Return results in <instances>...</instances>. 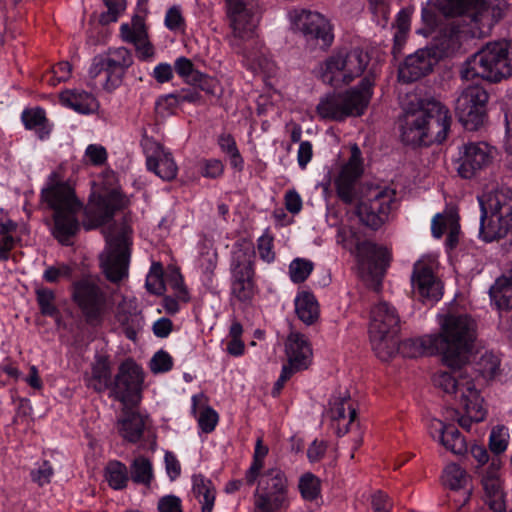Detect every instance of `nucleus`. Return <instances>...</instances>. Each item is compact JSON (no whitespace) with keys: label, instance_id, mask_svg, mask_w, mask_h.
Listing matches in <instances>:
<instances>
[{"label":"nucleus","instance_id":"nucleus-1","mask_svg":"<svg viewBox=\"0 0 512 512\" xmlns=\"http://www.w3.org/2000/svg\"><path fill=\"white\" fill-rule=\"evenodd\" d=\"M438 334H427L403 343V353L409 357L441 354L451 370L468 364L476 339V322L467 314L441 312L437 315Z\"/></svg>","mask_w":512,"mask_h":512},{"label":"nucleus","instance_id":"nucleus-2","mask_svg":"<svg viewBox=\"0 0 512 512\" xmlns=\"http://www.w3.org/2000/svg\"><path fill=\"white\" fill-rule=\"evenodd\" d=\"M499 365L500 361L497 356L485 353L477 363V375L467 364L461 369L435 374L434 384L459 399L463 414L458 418V423L462 428L469 430L472 423H478L485 419L487 410L480 391L486 382L496 376Z\"/></svg>","mask_w":512,"mask_h":512},{"label":"nucleus","instance_id":"nucleus-3","mask_svg":"<svg viewBox=\"0 0 512 512\" xmlns=\"http://www.w3.org/2000/svg\"><path fill=\"white\" fill-rule=\"evenodd\" d=\"M225 12L231 30L230 44L242 55L244 66L254 74H273L274 63L258 37L259 16L255 0H225Z\"/></svg>","mask_w":512,"mask_h":512},{"label":"nucleus","instance_id":"nucleus-4","mask_svg":"<svg viewBox=\"0 0 512 512\" xmlns=\"http://www.w3.org/2000/svg\"><path fill=\"white\" fill-rule=\"evenodd\" d=\"M451 116L448 108L435 99H422L404 106L401 139L409 145L442 143L448 135Z\"/></svg>","mask_w":512,"mask_h":512},{"label":"nucleus","instance_id":"nucleus-5","mask_svg":"<svg viewBox=\"0 0 512 512\" xmlns=\"http://www.w3.org/2000/svg\"><path fill=\"white\" fill-rule=\"evenodd\" d=\"M448 13L459 15L443 31L438 47L449 54L468 38L483 37L493 26L488 4L484 0H447Z\"/></svg>","mask_w":512,"mask_h":512},{"label":"nucleus","instance_id":"nucleus-6","mask_svg":"<svg viewBox=\"0 0 512 512\" xmlns=\"http://www.w3.org/2000/svg\"><path fill=\"white\" fill-rule=\"evenodd\" d=\"M42 199L54 210L53 236L63 245H71L72 238L80 230L77 217L81 203L73 188L63 180L59 172H52L42 189Z\"/></svg>","mask_w":512,"mask_h":512},{"label":"nucleus","instance_id":"nucleus-7","mask_svg":"<svg viewBox=\"0 0 512 512\" xmlns=\"http://www.w3.org/2000/svg\"><path fill=\"white\" fill-rule=\"evenodd\" d=\"M461 76L464 80L481 78L490 82L512 76V44L505 41L486 44L463 64Z\"/></svg>","mask_w":512,"mask_h":512},{"label":"nucleus","instance_id":"nucleus-8","mask_svg":"<svg viewBox=\"0 0 512 512\" xmlns=\"http://www.w3.org/2000/svg\"><path fill=\"white\" fill-rule=\"evenodd\" d=\"M481 215L479 235L485 242L512 232V189L500 188L487 197H478Z\"/></svg>","mask_w":512,"mask_h":512},{"label":"nucleus","instance_id":"nucleus-9","mask_svg":"<svg viewBox=\"0 0 512 512\" xmlns=\"http://www.w3.org/2000/svg\"><path fill=\"white\" fill-rule=\"evenodd\" d=\"M399 330L400 316L394 306L380 301L371 308L369 339L372 350L380 360L388 361L396 354Z\"/></svg>","mask_w":512,"mask_h":512},{"label":"nucleus","instance_id":"nucleus-10","mask_svg":"<svg viewBox=\"0 0 512 512\" xmlns=\"http://www.w3.org/2000/svg\"><path fill=\"white\" fill-rule=\"evenodd\" d=\"M373 82L364 78L359 86L342 93H332L321 98L317 105L318 115L325 120L342 121L347 117L360 116L372 96Z\"/></svg>","mask_w":512,"mask_h":512},{"label":"nucleus","instance_id":"nucleus-11","mask_svg":"<svg viewBox=\"0 0 512 512\" xmlns=\"http://www.w3.org/2000/svg\"><path fill=\"white\" fill-rule=\"evenodd\" d=\"M368 63L369 56L363 50L341 49L333 52L319 65L317 74L324 83L339 87L361 76Z\"/></svg>","mask_w":512,"mask_h":512},{"label":"nucleus","instance_id":"nucleus-12","mask_svg":"<svg viewBox=\"0 0 512 512\" xmlns=\"http://www.w3.org/2000/svg\"><path fill=\"white\" fill-rule=\"evenodd\" d=\"M106 246L100 254L101 268L112 282L128 274L130 259V230L125 225H113L105 232Z\"/></svg>","mask_w":512,"mask_h":512},{"label":"nucleus","instance_id":"nucleus-13","mask_svg":"<svg viewBox=\"0 0 512 512\" xmlns=\"http://www.w3.org/2000/svg\"><path fill=\"white\" fill-rule=\"evenodd\" d=\"M336 241L344 248L352 251L357 257L361 274L371 275L379 281L391 261V252L387 247L371 242H357L350 228H338Z\"/></svg>","mask_w":512,"mask_h":512},{"label":"nucleus","instance_id":"nucleus-14","mask_svg":"<svg viewBox=\"0 0 512 512\" xmlns=\"http://www.w3.org/2000/svg\"><path fill=\"white\" fill-rule=\"evenodd\" d=\"M395 203V190L371 188L357 200L355 214L364 226L378 230L389 221Z\"/></svg>","mask_w":512,"mask_h":512},{"label":"nucleus","instance_id":"nucleus-15","mask_svg":"<svg viewBox=\"0 0 512 512\" xmlns=\"http://www.w3.org/2000/svg\"><path fill=\"white\" fill-rule=\"evenodd\" d=\"M292 32L307 43L329 47L334 40V27L324 14L307 9H293L287 14Z\"/></svg>","mask_w":512,"mask_h":512},{"label":"nucleus","instance_id":"nucleus-16","mask_svg":"<svg viewBox=\"0 0 512 512\" xmlns=\"http://www.w3.org/2000/svg\"><path fill=\"white\" fill-rule=\"evenodd\" d=\"M254 249L250 244H238L231 262V294L240 302L252 300L256 292L254 277Z\"/></svg>","mask_w":512,"mask_h":512},{"label":"nucleus","instance_id":"nucleus-17","mask_svg":"<svg viewBox=\"0 0 512 512\" xmlns=\"http://www.w3.org/2000/svg\"><path fill=\"white\" fill-rule=\"evenodd\" d=\"M143 383L142 368L133 360L127 359L118 368L111 387V394L125 407L136 406L142 398Z\"/></svg>","mask_w":512,"mask_h":512},{"label":"nucleus","instance_id":"nucleus-18","mask_svg":"<svg viewBox=\"0 0 512 512\" xmlns=\"http://www.w3.org/2000/svg\"><path fill=\"white\" fill-rule=\"evenodd\" d=\"M437 256L423 255L415 264L411 277L413 293L423 302H437L442 297L441 282L435 276Z\"/></svg>","mask_w":512,"mask_h":512},{"label":"nucleus","instance_id":"nucleus-19","mask_svg":"<svg viewBox=\"0 0 512 512\" xmlns=\"http://www.w3.org/2000/svg\"><path fill=\"white\" fill-rule=\"evenodd\" d=\"M487 101L488 94L479 85H470L462 90L456 100L455 111L467 130H477L483 125Z\"/></svg>","mask_w":512,"mask_h":512},{"label":"nucleus","instance_id":"nucleus-20","mask_svg":"<svg viewBox=\"0 0 512 512\" xmlns=\"http://www.w3.org/2000/svg\"><path fill=\"white\" fill-rule=\"evenodd\" d=\"M72 300L88 321L99 319L105 311V293L93 277H83L73 283Z\"/></svg>","mask_w":512,"mask_h":512},{"label":"nucleus","instance_id":"nucleus-21","mask_svg":"<svg viewBox=\"0 0 512 512\" xmlns=\"http://www.w3.org/2000/svg\"><path fill=\"white\" fill-rule=\"evenodd\" d=\"M494 158V149L486 142H469L459 149L457 172L464 179H471L487 167Z\"/></svg>","mask_w":512,"mask_h":512},{"label":"nucleus","instance_id":"nucleus-22","mask_svg":"<svg viewBox=\"0 0 512 512\" xmlns=\"http://www.w3.org/2000/svg\"><path fill=\"white\" fill-rule=\"evenodd\" d=\"M143 149L148 171L153 172L164 181L176 178L178 166L170 150L152 139L144 140Z\"/></svg>","mask_w":512,"mask_h":512},{"label":"nucleus","instance_id":"nucleus-23","mask_svg":"<svg viewBox=\"0 0 512 512\" xmlns=\"http://www.w3.org/2000/svg\"><path fill=\"white\" fill-rule=\"evenodd\" d=\"M363 173V162L361 151L356 144L351 146V155L348 161L341 165L333 181L338 196L347 203H350L354 196L356 181Z\"/></svg>","mask_w":512,"mask_h":512},{"label":"nucleus","instance_id":"nucleus-24","mask_svg":"<svg viewBox=\"0 0 512 512\" xmlns=\"http://www.w3.org/2000/svg\"><path fill=\"white\" fill-rule=\"evenodd\" d=\"M501 460L493 458L482 475L484 500L494 512H503L506 509L505 494L501 480Z\"/></svg>","mask_w":512,"mask_h":512},{"label":"nucleus","instance_id":"nucleus-25","mask_svg":"<svg viewBox=\"0 0 512 512\" xmlns=\"http://www.w3.org/2000/svg\"><path fill=\"white\" fill-rule=\"evenodd\" d=\"M285 354L287 363L284 366L296 373L306 370L313 360V350L308 338L295 331L286 339Z\"/></svg>","mask_w":512,"mask_h":512},{"label":"nucleus","instance_id":"nucleus-26","mask_svg":"<svg viewBox=\"0 0 512 512\" xmlns=\"http://www.w3.org/2000/svg\"><path fill=\"white\" fill-rule=\"evenodd\" d=\"M122 205V199L117 191H111L103 196H94L86 209L88 218L87 229L96 228L110 220L116 209Z\"/></svg>","mask_w":512,"mask_h":512},{"label":"nucleus","instance_id":"nucleus-27","mask_svg":"<svg viewBox=\"0 0 512 512\" xmlns=\"http://www.w3.org/2000/svg\"><path fill=\"white\" fill-rule=\"evenodd\" d=\"M103 56L109 68V76L103 87L107 91H113L120 86L126 70L133 64V56L125 47L110 49Z\"/></svg>","mask_w":512,"mask_h":512},{"label":"nucleus","instance_id":"nucleus-28","mask_svg":"<svg viewBox=\"0 0 512 512\" xmlns=\"http://www.w3.org/2000/svg\"><path fill=\"white\" fill-rule=\"evenodd\" d=\"M331 426L338 436L348 432L356 417V409L350 396L345 392L342 396L334 397L330 402L328 412Z\"/></svg>","mask_w":512,"mask_h":512},{"label":"nucleus","instance_id":"nucleus-29","mask_svg":"<svg viewBox=\"0 0 512 512\" xmlns=\"http://www.w3.org/2000/svg\"><path fill=\"white\" fill-rule=\"evenodd\" d=\"M430 435L455 455H463L468 451L465 439L459 431L451 424L434 419L429 425Z\"/></svg>","mask_w":512,"mask_h":512},{"label":"nucleus","instance_id":"nucleus-30","mask_svg":"<svg viewBox=\"0 0 512 512\" xmlns=\"http://www.w3.org/2000/svg\"><path fill=\"white\" fill-rule=\"evenodd\" d=\"M118 322L123 326L126 336L135 340L137 332L143 326V318L134 297L124 296L117 306Z\"/></svg>","mask_w":512,"mask_h":512},{"label":"nucleus","instance_id":"nucleus-31","mask_svg":"<svg viewBox=\"0 0 512 512\" xmlns=\"http://www.w3.org/2000/svg\"><path fill=\"white\" fill-rule=\"evenodd\" d=\"M433 59L427 50H418L408 56L399 68V79L403 82L416 81L432 70Z\"/></svg>","mask_w":512,"mask_h":512},{"label":"nucleus","instance_id":"nucleus-32","mask_svg":"<svg viewBox=\"0 0 512 512\" xmlns=\"http://www.w3.org/2000/svg\"><path fill=\"white\" fill-rule=\"evenodd\" d=\"M60 103L80 114H90L97 110L98 102L96 98L84 90L71 89L60 93Z\"/></svg>","mask_w":512,"mask_h":512},{"label":"nucleus","instance_id":"nucleus-33","mask_svg":"<svg viewBox=\"0 0 512 512\" xmlns=\"http://www.w3.org/2000/svg\"><path fill=\"white\" fill-rule=\"evenodd\" d=\"M191 493L199 503L201 512L213 511L216 488L210 479L201 474L193 475Z\"/></svg>","mask_w":512,"mask_h":512},{"label":"nucleus","instance_id":"nucleus-34","mask_svg":"<svg viewBox=\"0 0 512 512\" xmlns=\"http://www.w3.org/2000/svg\"><path fill=\"white\" fill-rule=\"evenodd\" d=\"M257 487L259 490H268L283 496H289V482L283 470L278 467H272L262 472L257 479Z\"/></svg>","mask_w":512,"mask_h":512},{"label":"nucleus","instance_id":"nucleus-35","mask_svg":"<svg viewBox=\"0 0 512 512\" xmlns=\"http://www.w3.org/2000/svg\"><path fill=\"white\" fill-rule=\"evenodd\" d=\"M294 304L296 314L303 323L311 325L318 320L320 308L317 299L311 292H298Z\"/></svg>","mask_w":512,"mask_h":512},{"label":"nucleus","instance_id":"nucleus-36","mask_svg":"<svg viewBox=\"0 0 512 512\" xmlns=\"http://www.w3.org/2000/svg\"><path fill=\"white\" fill-rule=\"evenodd\" d=\"M268 490L256 489L253 494L256 512H279L290 505L289 496L274 494Z\"/></svg>","mask_w":512,"mask_h":512},{"label":"nucleus","instance_id":"nucleus-37","mask_svg":"<svg viewBox=\"0 0 512 512\" xmlns=\"http://www.w3.org/2000/svg\"><path fill=\"white\" fill-rule=\"evenodd\" d=\"M469 479L470 477L465 469L455 463L447 465L442 474V481L446 487L454 491L461 489L464 490V499L462 504H465L470 497V490L467 489Z\"/></svg>","mask_w":512,"mask_h":512},{"label":"nucleus","instance_id":"nucleus-38","mask_svg":"<svg viewBox=\"0 0 512 512\" xmlns=\"http://www.w3.org/2000/svg\"><path fill=\"white\" fill-rule=\"evenodd\" d=\"M113 384L111 368L106 357H98L92 366V373L88 379V385L94 390L102 392L111 389Z\"/></svg>","mask_w":512,"mask_h":512},{"label":"nucleus","instance_id":"nucleus-39","mask_svg":"<svg viewBox=\"0 0 512 512\" xmlns=\"http://www.w3.org/2000/svg\"><path fill=\"white\" fill-rule=\"evenodd\" d=\"M21 118L27 129L36 130L40 139H44L50 134L52 126L49 124L43 109L24 110Z\"/></svg>","mask_w":512,"mask_h":512},{"label":"nucleus","instance_id":"nucleus-40","mask_svg":"<svg viewBox=\"0 0 512 512\" xmlns=\"http://www.w3.org/2000/svg\"><path fill=\"white\" fill-rule=\"evenodd\" d=\"M145 428L143 416L137 413H131L119 421V431L124 439L129 442H138Z\"/></svg>","mask_w":512,"mask_h":512},{"label":"nucleus","instance_id":"nucleus-41","mask_svg":"<svg viewBox=\"0 0 512 512\" xmlns=\"http://www.w3.org/2000/svg\"><path fill=\"white\" fill-rule=\"evenodd\" d=\"M449 228V235L447 238V245L452 248L457 243L458 225L453 216H444L440 213L433 217L431 224L432 235L435 238H440L444 231Z\"/></svg>","mask_w":512,"mask_h":512},{"label":"nucleus","instance_id":"nucleus-42","mask_svg":"<svg viewBox=\"0 0 512 512\" xmlns=\"http://www.w3.org/2000/svg\"><path fill=\"white\" fill-rule=\"evenodd\" d=\"M120 35L123 41L134 44L148 36L145 19L140 15H134L130 22L122 23Z\"/></svg>","mask_w":512,"mask_h":512},{"label":"nucleus","instance_id":"nucleus-43","mask_svg":"<svg viewBox=\"0 0 512 512\" xmlns=\"http://www.w3.org/2000/svg\"><path fill=\"white\" fill-rule=\"evenodd\" d=\"M268 447L263 444L262 438L256 440L252 462L245 473V480L248 485L256 483L257 479L263 472L265 458L268 454Z\"/></svg>","mask_w":512,"mask_h":512},{"label":"nucleus","instance_id":"nucleus-44","mask_svg":"<svg viewBox=\"0 0 512 512\" xmlns=\"http://www.w3.org/2000/svg\"><path fill=\"white\" fill-rule=\"evenodd\" d=\"M105 478L113 489H123L128 482L127 467L119 461H112L105 469Z\"/></svg>","mask_w":512,"mask_h":512},{"label":"nucleus","instance_id":"nucleus-45","mask_svg":"<svg viewBox=\"0 0 512 512\" xmlns=\"http://www.w3.org/2000/svg\"><path fill=\"white\" fill-rule=\"evenodd\" d=\"M298 489L304 500H315L321 493L320 479L310 472L304 473L299 478Z\"/></svg>","mask_w":512,"mask_h":512},{"label":"nucleus","instance_id":"nucleus-46","mask_svg":"<svg viewBox=\"0 0 512 512\" xmlns=\"http://www.w3.org/2000/svg\"><path fill=\"white\" fill-rule=\"evenodd\" d=\"M131 477L136 483L149 485L153 478L150 460L143 456L137 457L131 464Z\"/></svg>","mask_w":512,"mask_h":512},{"label":"nucleus","instance_id":"nucleus-47","mask_svg":"<svg viewBox=\"0 0 512 512\" xmlns=\"http://www.w3.org/2000/svg\"><path fill=\"white\" fill-rule=\"evenodd\" d=\"M313 269L312 261L305 258H295L288 267L289 278L293 283H302L310 276Z\"/></svg>","mask_w":512,"mask_h":512},{"label":"nucleus","instance_id":"nucleus-48","mask_svg":"<svg viewBox=\"0 0 512 512\" xmlns=\"http://www.w3.org/2000/svg\"><path fill=\"white\" fill-rule=\"evenodd\" d=\"M73 269L69 264L56 262L49 265L43 272V279L48 283H58L62 280H69L72 277Z\"/></svg>","mask_w":512,"mask_h":512},{"label":"nucleus","instance_id":"nucleus-49","mask_svg":"<svg viewBox=\"0 0 512 512\" xmlns=\"http://www.w3.org/2000/svg\"><path fill=\"white\" fill-rule=\"evenodd\" d=\"M257 252L262 261L268 264L275 261L274 237L268 230L257 239Z\"/></svg>","mask_w":512,"mask_h":512},{"label":"nucleus","instance_id":"nucleus-50","mask_svg":"<svg viewBox=\"0 0 512 512\" xmlns=\"http://www.w3.org/2000/svg\"><path fill=\"white\" fill-rule=\"evenodd\" d=\"M508 440V429L504 426H496L491 431L489 438V447L492 452L500 454L507 449Z\"/></svg>","mask_w":512,"mask_h":512},{"label":"nucleus","instance_id":"nucleus-51","mask_svg":"<svg viewBox=\"0 0 512 512\" xmlns=\"http://www.w3.org/2000/svg\"><path fill=\"white\" fill-rule=\"evenodd\" d=\"M36 295L42 314L48 316H54L57 314L58 310L54 305L55 294L51 289L39 288L36 291Z\"/></svg>","mask_w":512,"mask_h":512},{"label":"nucleus","instance_id":"nucleus-52","mask_svg":"<svg viewBox=\"0 0 512 512\" xmlns=\"http://www.w3.org/2000/svg\"><path fill=\"white\" fill-rule=\"evenodd\" d=\"M104 3L107 7V12L101 15L102 23H110L117 21L119 15L126 8V0H104Z\"/></svg>","mask_w":512,"mask_h":512},{"label":"nucleus","instance_id":"nucleus-53","mask_svg":"<svg viewBox=\"0 0 512 512\" xmlns=\"http://www.w3.org/2000/svg\"><path fill=\"white\" fill-rule=\"evenodd\" d=\"M172 365L171 356L163 350L156 352L150 361V369L154 373L167 372L172 368Z\"/></svg>","mask_w":512,"mask_h":512},{"label":"nucleus","instance_id":"nucleus-54","mask_svg":"<svg viewBox=\"0 0 512 512\" xmlns=\"http://www.w3.org/2000/svg\"><path fill=\"white\" fill-rule=\"evenodd\" d=\"M218 419L217 412L211 407H206L198 417V424L203 432L210 433L215 429Z\"/></svg>","mask_w":512,"mask_h":512},{"label":"nucleus","instance_id":"nucleus-55","mask_svg":"<svg viewBox=\"0 0 512 512\" xmlns=\"http://www.w3.org/2000/svg\"><path fill=\"white\" fill-rule=\"evenodd\" d=\"M164 24L171 31H178L183 28L184 18L179 6H173L167 10Z\"/></svg>","mask_w":512,"mask_h":512},{"label":"nucleus","instance_id":"nucleus-56","mask_svg":"<svg viewBox=\"0 0 512 512\" xmlns=\"http://www.w3.org/2000/svg\"><path fill=\"white\" fill-rule=\"evenodd\" d=\"M52 475V466L47 461H43L42 463L38 464L37 468L31 472L33 481L41 486L49 483Z\"/></svg>","mask_w":512,"mask_h":512},{"label":"nucleus","instance_id":"nucleus-57","mask_svg":"<svg viewBox=\"0 0 512 512\" xmlns=\"http://www.w3.org/2000/svg\"><path fill=\"white\" fill-rule=\"evenodd\" d=\"M107 158L106 150L103 146L90 144L85 150V159L93 165H101Z\"/></svg>","mask_w":512,"mask_h":512},{"label":"nucleus","instance_id":"nucleus-58","mask_svg":"<svg viewBox=\"0 0 512 512\" xmlns=\"http://www.w3.org/2000/svg\"><path fill=\"white\" fill-rule=\"evenodd\" d=\"M201 174L208 178H217L222 175L224 166L218 159H208L201 162Z\"/></svg>","mask_w":512,"mask_h":512},{"label":"nucleus","instance_id":"nucleus-59","mask_svg":"<svg viewBox=\"0 0 512 512\" xmlns=\"http://www.w3.org/2000/svg\"><path fill=\"white\" fill-rule=\"evenodd\" d=\"M157 508L159 512H183L182 501L175 495H165L161 497L158 501Z\"/></svg>","mask_w":512,"mask_h":512},{"label":"nucleus","instance_id":"nucleus-60","mask_svg":"<svg viewBox=\"0 0 512 512\" xmlns=\"http://www.w3.org/2000/svg\"><path fill=\"white\" fill-rule=\"evenodd\" d=\"M199 98V95L197 93H184V94H169L166 96L161 97L157 104L162 105L164 103H167L169 106L178 105L182 102H195Z\"/></svg>","mask_w":512,"mask_h":512},{"label":"nucleus","instance_id":"nucleus-61","mask_svg":"<svg viewBox=\"0 0 512 512\" xmlns=\"http://www.w3.org/2000/svg\"><path fill=\"white\" fill-rule=\"evenodd\" d=\"M133 45L135 46L137 56L140 60H153L155 56V49L152 43L149 41L148 36L145 37L142 41L135 42Z\"/></svg>","mask_w":512,"mask_h":512},{"label":"nucleus","instance_id":"nucleus-62","mask_svg":"<svg viewBox=\"0 0 512 512\" xmlns=\"http://www.w3.org/2000/svg\"><path fill=\"white\" fill-rule=\"evenodd\" d=\"M166 285L171 286L177 293V296L182 299L183 301H187V291L185 287L183 286L181 275L178 271L173 270L169 276H167Z\"/></svg>","mask_w":512,"mask_h":512},{"label":"nucleus","instance_id":"nucleus-63","mask_svg":"<svg viewBox=\"0 0 512 512\" xmlns=\"http://www.w3.org/2000/svg\"><path fill=\"white\" fill-rule=\"evenodd\" d=\"M410 29V15L406 11H400L396 21V32L394 38L400 41L405 38Z\"/></svg>","mask_w":512,"mask_h":512},{"label":"nucleus","instance_id":"nucleus-64","mask_svg":"<svg viewBox=\"0 0 512 512\" xmlns=\"http://www.w3.org/2000/svg\"><path fill=\"white\" fill-rule=\"evenodd\" d=\"M313 155L312 144L309 141H302L297 152V162L301 169H305Z\"/></svg>","mask_w":512,"mask_h":512}]
</instances>
